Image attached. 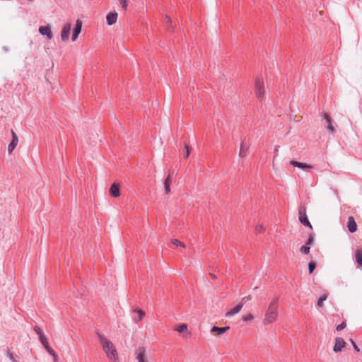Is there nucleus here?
Instances as JSON below:
<instances>
[{"mask_svg":"<svg viewBox=\"0 0 362 362\" xmlns=\"http://www.w3.org/2000/svg\"><path fill=\"white\" fill-rule=\"evenodd\" d=\"M346 342L341 337H337L335 339V344L334 346V351L339 352L345 346Z\"/></svg>","mask_w":362,"mask_h":362,"instance_id":"f8f14e48","label":"nucleus"},{"mask_svg":"<svg viewBox=\"0 0 362 362\" xmlns=\"http://www.w3.org/2000/svg\"><path fill=\"white\" fill-rule=\"evenodd\" d=\"M165 18L166 20V23H168L167 28L168 30H173V26L172 25V21H171V18H170V16H165Z\"/></svg>","mask_w":362,"mask_h":362,"instance_id":"bb28decb","label":"nucleus"},{"mask_svg":"<svg viewBox=\"0 0 362 362\" xmlns=\"http://www.w3.org/2000/svg\"><path fill=\"white\" fill-rule=\"evenodd\" d=\"M110 194L114 198L120 196V186L118 183H113L110 187Z\"/></svg>","mask_w":362,"mask_h":362,"instance_id":"9d476101","label":"nucleus"},{"mask_svg":"<svg viewBox=\"0 0 362 362\" xmlns=\"http://www.w3.org/2000/svg\"><path fill=\"white\" fill-rule=\"evenodd\" d=\"M83 23L81 20L78 19L76 21L75 27L72 33V41H76L78 35L81 32Z\"/></svg>","mask_w":362,"mask_h":362,"instance_id":"0eeeda50","label":"nucleus"},{"mask_svg":"<svg viewBox=\"0 0 362 362\" xmlns=\"http://www.w3.org/2000/svg\"><path fill=\"white\" fill-rule=\"evenodd\" d=\"M278 302L279 298L277 297L271 299L262 321L264 325H271L277 320L279 316Z\"/></svg>","mask_w":362,"mask_h":362,"instance_id":"f03ea898","label":"nucleus"},{"mask_svg":"<svg viewBox=\"0 0 362 362\" xmlns=\"http://www.w3.org/2000/svg\"><path fill=\"white\" fill-rule=\"evenodd\" d=\"M250 150V146L247 144L242 143L240 147L239 156L241 158H245L247 156Z\"/></svg>","mask_w":362,"mask_h":362,"instance_id":"dca6fc26","label":"nucleus"},{"mask_svg":"<svg viewBox=\"0 0 362 362\" xmlns=\"http://www.w3.org/2000/svg\"><path fill=\"white\" fill-rule=\"evenodd\" d=\"M175 331H177L179 333L186 332L187 335H189V332L187 331V325L186 324H182L180 326H176L174 327Z\"/></svg>","mask_w":362,"mask_h":362,"instance_id":"6ab92c4d","label":"nucleus"},{"mask_svg":"<svg viewBox=\"0 0 362 362\" xmlns=\"http://www.w3.org/2000/svg\"><path fill=\"white\" fill-rule=\"evenodd\" d=\"M119 1L122 4V7L124 9H127V0H119Z\"/></svg>","mask_w":362,"mask_h":362,"instance_id":"c9c22d12","label":"nucleus"},{"mask_svg":"<svg viewBox=\"0 0 362 362\" xmlns=\"http://www.w3.org/2000/svg\"><path fill=\"white\" fill-rule=\"evenodd\" d=\"M11 134H12V141L9 144L8 146V153H11L12 151L14 150L16 146H17L18 143V138L17 134L14 132L13 130H11Z\"/></svg>","mask_w":362,"mask_h":362,"instance_id":"1a4fd4ad","label":"nucleus"},{"mask_svg":"<svg viewBox=\"0 0 362 362\" xmlns=\"http://www.w3.org/2000/svg\"><path fill=\"white\" fill-rule=\"evenodd\" d=\"M118 14L117 12H109L106 15V21L108 25H112L116 23L117 21Z\"/></svg>","mask_w":362,"mask_h":362,"instance_id":"9b49d317","label":"nucleus"},{"mask_svg":"<svg viewBox=\"0 0 362 362\" xmlns=\"http://www.w3.org/2000/svg\"><path fill=\"white\" fill-rule=\"evenodd\" d=\"M347 228L351 233H355L357 230V224L353 216L348 218Z\"/></svg>","mask_w":362,"mask_h":362,"instance_id":"2eb2a0df","label":"nucleus"},{"mask_svg":"<svg viewBox=\"0 0 362 362\" xmlns=\"http://www.w3.org/2000/svg\"><path fill=\"white\" fill-rule=\"evenodd\" d=\"M356 261L359 266L362 267V250H358L356 251Z\"/></svg>","mask_w":362,"mask_h":362,"instance_id":"412c9836","label":"nucleus"},{"mask_svg":"<svg viewBox=\"0 0 362 362\" xmlns=\"http://www.w3.org/2000/svg\"><path fill=\"white\" fill-rule=\"evenodd\" d=\"M97 336L108 360L110 362H118L119 356L114 344L100 333H97Z\"/></svg>","mask_w":362,"mask_h":362,"instance_id":"f257e3e1","label":"nucleus"},{"mask_svg":"<svg viewBox=\"0 0 362 362\" xmlns=\"http://www.w3.org/2000/svg\"><path fill=\"white\" fill-rule=\"evenodd\" d=\"M254 90L255 96L259 101H263L265 99L266 88L265 81L263 77H257L255 80Z\"/></svg>","mask_w":362,"mask_h":362,"instance_id":"7ed1b4c3","label":"nucleus"},{"mask_svg":"<svg viewBox=\"0 0 362 362\" xmlns=\"http://www.w3.org/2000/svg\"><path fill=\"white\" fill-rule=\"evenodd\" d=\"M310 250V246H308V245H303V246L300 248V252L302 254H304V255H308V254H309Z\"/></svg>","mask_w":362,"mask_h":362,"instance_id":"b1692460","label":"nucleus"},{"mask_svg":"<svg viewBox=\"0 0 362 362\" xmlns=\"http://www.w3.org/2000/svg\"><path fill=\"white\" fill-rule=\"evenodd\" d=\"M350 342L351 343V344L353 345V347L354 349L357 351V352H359L360 351V349L358 347V346L356 344V343L354 342V341L351 339H350Z\"/></svg>","mask_w":362,"mask_h":362,"instance_id":"f704fd0d","label":"nucleus"},{"mask_svg":"<svg viewBox=\"0 0 362 362\" xmlns=\"http://www.w3.org/2000/svg\"><path fill=\"white\" fill-rule=\"evenodd\" d=\"M171 243L176 246L182 247L183 248L185 247V245L177 239H173Z\"/></svg>","mask_w":362,"mask_h":362,"instance_id":"a878e982","label":"nucleus"},{"mask_svg":"<svg viewBox=\"0 0 362 362\" xmlns=\"http://www.w3.org/2000/svg\"><path fill=\"white\" fill-rule=\"evenodd\" d=\"M136 358L138 362H148L147 352L144 347H139L136 351Z\"/></svg>","mask_w":362,"mask_h":362,"instance_id":"423d86ee","label":"nucleus"},{"mask_svg":"<svg viewBox=\"0 0 362 362\" xmlns=\"http://www.w3.org/2000/svg\"><path fill=\"white\" fill-rule=\"evenodd\" d=\"M254 319V316L252 313H248L247 315L243 316L242 320L245 322L252 321Z\"/></svg>","mask_w":362,"mask_h":362,"instance_id":"cd10ccee","label":"nucleus"},{"mask_svg":"<svg viewBox=\"0 0 362 362\" xmlns=\"http://www.w3.org/2000/svg\"><path fill=\"white\" fill-rule=\"evenodd\" d=\"M71 26L72 23L71 21H68L63 25L61 31V39L63 42H67L69 40Z\"/></svg>","mask_w":362,"mask_h":362,"instance_id":"20e7f679","label":"nucleus"},{"mask_svg":"<svg viewBox=\"0 0 362 362\" xmlns=\"http://www.w3.org/2000/svg\"><path fill=\"white\" fill-rule=\"evenodd\" d=\"M185 158H188V156L190 154V148L187 145H185Z\"/></svg>","mask_w":362,"mask_h":362,"instance_id":"72a5a7b5","label":"nucleus"},{"mask_svg":"<svg viewBox=\"0 0 362 362\" xmlns=\"http://www.w3.org/2000/svg\"><path fill=\"white\" fill-rule=\"evenodd\" d=\"M40 341L43 344V346L49 344L47 337L45 336V334H41V336L39 337Z\"/></svg>","mask_w":362,"mask_h":362,"instance_id":"c756f323","label":"nucleus"},{"mask_svg":"<svg viewBox=\"0 0 362 362\" xmlns=\"http://www.w3.org/2000/svg\"><path fill=\"white\" fill-rule=\"evenodd\" d=\"M316 267L315 263L314 262H310L308 263V271L310 274H312Z\"/></svg>","mask_w":362,"mask_h":362,"instance_id":"c85d7f7f","label":"nucleus"},{"mask_svg":"<svg viewBox=\"0 0 362 362\" xmlns=\"http://www.w3.org/2000/svg\"><path fill=\"white\" fill-rule=\"evenodd\" d=\"M290 164L292 165L293 167H297L303 170H308L312 168V166L310 165H308L305 163H300L296 160H291Z\"/></svg>","mask_w":362,"mask_h":362,"instance_id":"f3484780","label":"nucleus"},{"mask_svg":"<svg viewBox=\"0 0 362 362\" xmlns=\"http://www.w3.org/2000/svg\"><path fill=\"white\" fill-rule=\"evenodd\" d=\"M255 230L257 233H262L264 232L265 230V228L264 226H263V224H257L255 228Z\"/></svg>","mask_w":362,"mask_h":362,"instance_id":"5701e85b","label":"nucleus"},{"mask_svg":"<svg viewBox=\"0 0 362 362\" xmlns=\"http://www.w3.org/2000/svg\"><path fill=\"white\" fill-rule=\"evenodd\" d=\"M346 322H343L342 323H341L340 325H339L337 327V330H338V331L342 330L346 327Z\"/></svg>","mask_w":362,"mask_h":362,"instance_id":"473e14b6","label":"nucleus"},{"mask_svg":"<svg viewBox=\"0 0 362 362\" xmlns=\"http://www.w3.org/2000/svg\"><path fill=\"white\" fill-rule=\"evenodd\" d=\"M313 242V237L312 235H310L308 239L306 241V245L309 246L311 245Z\"/></svg>","mask_w":362,"mask_h":362,"instance_id":"e433bc0d","label":"nucleus"},{"mask_svg":"<svg viewBox=\"0 0 362 362\" xmlns=\"http://www.w3.org/2000/svg\"><path fill=\"white\" fill-rule=\"evenodd\" d=\"M322 116L324 117V119L327 121V129L328 130V132L330 133V134H334L335 132V129L334 127V126L332 125V119L330 117V116L329 115V114L327 113H323L322 115Z\"/></svg>","mask_w":362,"mask_h":362,"instance_id":"ddd939ff","label":"nucleus"},{"mask_svg":"<svg viewBox=\"0 0 362 362\" xmlns=\"http://www.w3.org/2000/svg\"><path fill=\"white\" fill-rule=\"evenodd\" d=\"M171 184V177L170 175H168V176L165 178L164 185H165V193L166 194H168L170 192V186Z\"/></svg>","mask_w":362,"mask_h":362,"instance_id":"a211bd4d","label":"nucleus"},{"mask_svg":"<svg viewBox=\"0 0 362 362\" xmlns=\"http://www.w3.org/2000/svg\"><path fill=\"white\" fill-rule=\"evenodd\" d=\"M226 332V327H213L211 329V333H216L217 335L222 334Z\"/></svg>","mask_w":362,"mask_h":362,"instance_id":"aec40b11","label":"nucleus"},{"mask_svg":"<svg viewBox=\"0 0 362 362\" xmlns=\"http://www.w3.org/2000/svg\"><path fill=\"white\" fill-rule=\"evenodd\" d=\"M134 311L137 312V313H138V315H138V317L135 318V320H135L136 322H139V321H141V320L143 319V317H144V315H145V313H144L142 310H140V309H139V310H135Z\"/></svg>","mask_w":362,"mask_h":362,"instance_id":"4be33fe9","label":"nucleus"},{"mask_svg":"<svg viewBox=\"0 0 362 362\" xmlns=\"http://www.w3.org/2000/svg\"><path fill=\"white\" fill-rule=\"evenodd\" d=\"M39 33L42 35H45L47 39L51 40L53 37V34L51 30V27L48 25L40 26L39 28Z\"/></svg>","mask_w":362,"mask_h":362,"instance_id":"6e6552de","label":"nucleus"},{"mask_svg":"<svg viewBox=\"0 0 362 362\" xmlns=\"http://www.w3.org/2000/svg\"><path fill=\"white\" fill-rule=\"evenodd\" d=\"M45 349L47 351V352L51 355L54 354V351L52 349V348L49 345V344L44 346Z\"/></svg>","mask_w":362,"mask_h":362,"instance_id":"7c9ffc66","label":"nucleus"},{"mask_svg":"<svg viewBox=\"0 0 362 362\" xmlns=\"http://www.w3.org/2000/svg\"><path fill=\"white\" fill-rule=\"evenodd\" d=\"M327 296L324 294L322 295L317 300V305L321 308L323 305V302L327 299Z\"/></svg>","mask_w":362,"mask_h":362,"instance_id":"393cba45","label":"nucleus"},{"mask_svg":"<svg viewBox=\"0 0 362 362\" xmlns=\"http://www.w3.org/2000/svg\"><path fill=\"white\" fill-rule=\"evenodd\" d=\"M34 330L35 331V332H36L37 334H39V337H40V336H41V334H44V333H43V332H42V329H41L40 327H38V326H35V327H34Z\"/></svg>","mask_w":362,"mask_h":362,"instance_id":"2f4dec72","label":"nucleus"},{"mask_svg":"<svg viewBox=\"0 0 362 362\" xmlns=\"http://www.w3.org/2000/svg\"><path fill=\"white\" fill-rule=\"evenodd\" d=\"M51 355L54 357V362H57L58 361V356L56 354V352L54 351V354H51Z\"/></svg>","mask_w":362,"mask_h":362,"instance_id":"4c0bfd02","label":"nucleus"},{"mask_svg":"<svg viewBox=\"0 0 362 362\" xmlns=\"http://www.w3.org/2000/svg\"><path fill=\"white\" fill-rule=\"evenodd\" d=\"M300 216H299V221L300 222L306 226H308L309 228H312V225L310 224V221L308 219L307 215L305 212V209H303V213L302 210L300 209L299 211Z\"/></svg>","mask_w":362,"mask_h":362,"instance_id":"4468645a","label":"nucleus"},{"mask_svg":"<svg viewBox=\"0 0 362 362\" xmlns=\"http://www.w3.org/2000/svg\"><path fill=\"white\" fill-rule=\"evenodd\" d=\"M249 298L245 297L241 299V300L235 305L233 308H231L230 310H228V317L233 316L237 313H238L244 304L248 300Z\"/></svg>","mask_w":362,"mask_h":362,"instance_id":"39448f33","label":"nucleus"}]
</instances>
